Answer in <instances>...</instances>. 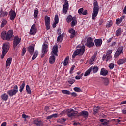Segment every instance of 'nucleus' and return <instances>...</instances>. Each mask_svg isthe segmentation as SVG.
<instances>
[{"label": "nucleus", "mask_w": 126, "mask_h": 126, "mask_svg": "<svg viewBox=\"0 0 126 126\" xmlns=\"http://www.w3.org/2000/svg\"><path fill=\"white\" fill-rule=\"evenodd\" d=\"M59 51V47L58 46H54L52 50V56L49 58V63L50 64H54L55 63V61H56V58L55 56H58V51Z\"/></svg>", "instance_id": "3"}, {"label": "nucleus", "mask_w": 126, "mask_h": 126, "mask_svg": "<svg viewBox=\"0 0 126 126\" xmlns=\"http://www.w3.org/2000/svg\"><path fill=\"white\" fill-rule=\"evenodd\" d=\"M107 59V54H104L102 57L103 61H105Z\"/></svg>", "instance_id": "62"}, {"label": "nucleus", "mask_w": 126, "mask_h": 126, "mask_svg": "<svg viewBox=\"0 0 126 126\" xmlns=\"http://www.w3.org/2000/svg\"><path fill=\"white\" fill-rule=\"evenodd\" d=\"M28 51L31 55H33V53L35 52V47L33 46H30L28 48Z\"/></svg>", "instance_id": "24"}, {"label": "nucleus", "mask_w": 126, "mask_h": 126, "mask_svg": "<svg viewBox=\"0 0 126 126\" xmlns=\"http://www.w3.org/2000/svg\"><path fill=\"white\" fill-rule=\"evenodd\" d=\"M89 115V113H88V111H86L85 110L82 111L79 113V116L84 117L85 119H87L88 118Z\"/></svg>", "instance_id": "16"}, {"label": "nucleus", "mask_w": 126, "mask_h": 126, "mask_svg": "<svg viewBox=\"0 0 126 126\" xmlns=\"http://www.w3.org/2000/svg\"><path fill=\"white\" fill-rule=\"evenodd\" d=\"M85 45L88 48H92V47L94 46L93 38L91 37H88L87 39V42L86 43Z\"/></svg>", "instance_id": "10"}, {"label": "nucleus", "mask_w": 126, "mask_h": 126, "mask_svg": "<svg viewBox=\"0 0 126 126\" xmlns=\"http://www.w3.org/2000/svg\"><path fill=\"white\" fill-rule=\"evenodd\" d=\"M22 84L20 86L19 91L20 92H22L23 90L24 89V87H25V81H23L22 82Z\"/></svg>", "instance_id": "31"}, {"label": "nucleus", "mask_w": 126, "mask_h": 126, "mask_svg": "<svg viewBox=\"0 0 126 126\" xmlns=\"http://www.w3.org/2000/svg\"><path fill=\"white\" fill-rule=\"evenodd\" d=\"M70 94L73 97H76V96H77V94L75 92H72L70 93Z\"/></svg>", "instance_id": "58"}, {"label": "nucleus", "mask_w": 126, "mask_h": 126, "mask_svg": "<svg viewBox=\"0 0 126 126\" xmlns=\"http://www.w3.org/2000/svg\"><path fill=\"white\" fill-rule=\"evenodd\" d=\"M113 25V22L112 20H110L109 22L108 21L107 22V24H106V28H109V27H111Z\"/></svg>", "instance_id": "42"}, {"label": "nucleus", "mask_w": 126, "mask_h": 126, "mask_svg": "<svg viewBox=\"0 0 126 126\" xmlns=\"http://www.w3.org/2000/svg\"><path fill=\"white\" fill-rule=\"evenodd\" d=\"M73 70H74V66H72L71 67V68H70V71H69V73L70 74H72V73H73Z\"/></svg>", "instance_id": "56"}, {"label": "nucleus", "mask_w": 126, "mask_h": 126, "mask_svg": "<svg viewBox=\"0 0 126 126\" xmlns=\"http://www.w3.org/2000/svg\"><path fill=\"white\" fill-rule=\"evenodd\" d=\"M84 52H85V46H82L80 49H76L72 55L73 59H74L76 56H78L79 54L80 55H83L84 54Z\"/></svg>", "instance_id": "4"}, {"label": "nucleus", "mask_w": 126, "mask_h": 126, "mask_svg": "<svg viewBox=\"0 0 126 126\" xmlns=\"http://www.w3.org/2000/svg\"><path fill=\"white\" fill-rule=\"evenodd\" d=\"M103 83L104 85H106V86L109 85V83H110L109 79L108 78H105L103 80Z\"/></svg>", "instance_id": "36"}, {"label": "nucleus", "mask_w": 126, "mask_h": 126, "mask_svg": "<svg viewBox=\"0 0 126 126\" xmlns=\"http://www.w3.org/2000/svg\"><path fill=\"white\" fill-rule=\"evenodd\" d=\"M68 32L70 35V39H73L74 37H75V30L73 28H71L68 30Z\"/></svg>", "instance_id": "18"}, {"label": "nucleus", "mask_w": 126, "mask_h": 126, "mask_svg": "<svg viewBox=\"0 0 126 126\" xmlns=\"http://www.w3.org/2000/svg\"><path fill=\"white\" fill-rule=\"evenodd\" d=\"M94 114H97L99 113L100 111V107L99 106H95L93 108Z\"/></svg>", "instance_id": "32"}, {"label": "nucleus", "mask_w": 126, "mask_h": 126, "mask_svg": "<svg viewBox=\"0 0 126 126\" xmlns=\"http://www.w3.org/2000/svg\"><path fill=\"white\" fill-rule=\"evenodd\" d=\"M92 71V67H91L89 68V69L88 70H87L84 74V76H88V75H89V74H90V73L91 72V71Z\"/></svg>", "instance_id": "34"}, {"label": "nucleus", "mask_w": 126, "mask_h": 126, "mask_svg": "<svg viewBox=\"0 0 126 126\" xmlns=\"http://www.w3.org/2000/svg\"><path fill=\"white\" fill-rule=\"evenodd\" d=\"M45 24L46 26V28L47 30H49L51 28V17H48V16H45Z\"/></svg>", "instance_id": "9"}, {"label": "nucleus", "mask_w": 126, "mask_h": 126, "mask_svg": "<svg viewBox=\"0 0 126 126\" xmlns=\"http://www.w3.org/2000/svg\"><path fill=\"white\" fill-rule=\"evenodd\" d=\"M73 19V17H72V16L71 15H69L67 16V18H66V22L68 23H69L70 22H71V21Z\"/></svg>", "instance_id": "38"}, {"label": "nucleus", "mask_w": 126, "mask_h": 126, "mask_svg": "<svg viewBox=\"0 0 126 126\" xmlns=\"http://www.w3.org/2000/svg\"><path fill=\"white\" fill-rule=\"evenodd\" d=\"M1 98L2 101H7L8 100V95L6 93H4L1 95Z\"/></svg>", "instance_id": "27"}, {"label": "nucleus", "mask_w": 126, "mask_h": 126, "mask_svg": "<svg viewBox=\"0 0 126 126\" xmlns=\"http://www.w3.org/2000/svg\"><path fill=\"white\" fill-rule=\"evenodd\" d=\"M92 67V70L93 71V73H97L99 70V67L97 66H94V67Z\"/></svg>", "instance_id": "30"}, {"label": "nucleus", "mask_w": 126, "mask_h": 126, "mask_svg": "<svg viewBox=\"0 0 126 126\" xmlns=\"http://www.w3.org/2000/svg\"><path fill=\"white\" fill-rule=\"evenodd\" d=\"M115 67V64L113 63H110L109 65V68L110 69H113Z\"/></svg>", "instance_id": "49"}, {"label": "nucleus", "mask_w": 126, "mask_h": 126, "mask_svg": "<svg viewBox=\"0 0 126 126\" xmlns=\"http://www.w3.org/2000/svg\"><path fill=\"white\" fill-rule=\"evenodd\" d=\"M123 31H122V29L121 28H119L115 32L116 36H119L122 35V32Z\"/></svg>", "instance_id": "28"}, {"label": "nucleus", "mask_w": 126, "mask_h": 126, "mask_svg": "<svg viewBox=\"0 0 126 126\" xmlns=\"http://www.w3.org/2000/svg\"><path fill=\"white\" fill-rule=\"evenodd\" d=\"M6 122H3L1 125V126H6Z\"/></svg>", "instance_id": "64"}, {"label": "nucleus", "mask_w": 126, "mask_h": 126, "mask_svg": "<svg viewBox=\"0 0 126 126\" xmlns=\"http://www.w3.org/2000/svg\"><path fill=\"white\" fill-rule=\"evenodd\" d=\"M122 21H122V20L121 19L117 18L116 19V24H117V25L120 24L122 22Z\"/></svg>", "instance_id": "54"}, {"label": "nucleus", "mask_w": 126, "mask_h": 126, "mask_svg": "<svg viewBox=\"0 0 126 126\" xmlns=\"http://www.w3.org/2000/svg\"><path fill=\"white\" fill-rule=\"evenodd\" d=\"M72 21L71 23V26L72 27H73L74 26H75L76 24H77V20H76V17H74L73 19L72 20Z\"/></svg>", "instance_id": "29"}, {"label": "nucleus", "mask_w": 126, "mask_h": 126, "mask_svg": "<svg viewBox=\"0 0 126 126\" xmlns=\"http://www.w3.org/2000/svg\"><path fill=\"white\" fill-rule=\"evenodd\" d=\"M54 20L55 21L52 24V26L53 28H56L57 24L59 23V16L58 15L55 16Z\"/></svg>", "instance_id": "19"}, {"label": "nucleus", "mask_w": 126, "mask_h": 126, "mask_svg": "<svg viewBox=\"0 0 126 126\" xmlns=\"http://www.w3.org/2000/svg\"><path fill=\"white\" fill-rule=\"evenodd\" d=\"M26 53V48L23 47L22 50V54H21L22 57H23L24 55H25Z\"/></svg>", "instance_id": "46"}, {"label": "nucleus", "mask_w": 126, "mask_h": 126, "mask_svg": "<svg viewBox=\"0 0 126 126\" xmlns=\"http://www.w3.org/2000/svg\"><path fill=\"white\" fill-rule=\"evenodd\" d=\"M11 62H12V58H8L7 59L6 62V67H8V66H10L11 64Z\"/></svg>", "instance_id": "26"}, {"label": "nucleus", "mask_w": 126, "mask_h": 126, "mask_svg": "<svg viewBox=\"0 0 126 126\" xmlns=\"http://www.w3.org/2000/svg\"><path fill=\"white\" fill-rule=\"evenodd\" d=\"M6 55V53H3V52H2V55H1V59H3V58H4V56H5Z\"/></svg>", "instance_id": "61"}, {"label": "nucleus", "mask_w": 126, "mask_h": 126, "mask_svg": "<svg viewBox=\"0 0 126 126\" xmlns=\"http://www.w3.org/2000/svg\"><path fill=\"white\" fill-rule=\"evenodd\" d=\"M57 117H58V114L55 113L47 116L46 119L47 120H51V119H52V118H57Z\"/></svg>", "instance_id": "33"}, {"label": "nucleus", "mask_w": 126, "mask_h": 126, "mask_svg": "<svg viewBox=\"0 0 126 126\" xmlns=\"http://www.w3.org/2000/svg\"><path fill=\"white\" fill-rule=\"evenodd\" d=\"M1 37L4 41H10V39L13 37V30H9L7 32L3 31L1 34Z\"/></svg>", "instance_id": "1"}, {"label": "nucleus", "mask_w": 126, "mask_h": 126, "mask_svg": "<svg viewBox=\"0 0 126 126\" xmlns=\"http://www.w3.org/2000/svg\"><path fill=\"white\" fill-rule=\"evenodd\" d=\"M94 60H92V59H90L89 62V64H91V65H92V64H93V63H94Z\"/></svg>", "instance_id": "57"}, {"label": "nucleus", "mask_w": 126, "mask_h": 126, "mask_svg": "<svg viewBox=\"0 0 126 126\" xmlns=\"http://www.w3.org/2000/svg\"><path fill=\"white\" fill-rule=\"evenodd\" d=\"M10 48V44L9 42H6L3 44L2 46V52L3 53H6L7 54V52L9 51Z\"/></svg>", "instance_id": "11"}, {"label": "nucleus", "mask_w": 126, "mask_h": 126, "mask_svg": "<svg viewBox=\"0 0 126 126\" xmlns=\"http://www.w3.org/2000/svg\"><path fill=\"white\" fill-rule=\"evenodd\" d=\"M103 43L102 39H95L94 40V44H95L96 47H101Z\"/></svg>", "instance_id": "17"}, {"label": "nucleus", "mask_w": 126, "mask_h": 126, "mask_svg": "<svg viewBox=\"0 0 126 126\" xmlns=\"http://www.w3.org/2000/svg\"><path fill=\"white\" fill-rule=\"evenodd\" d=\"M74 91H76V92H81V89L77 87L74 88Z\"/></svg>", "instance_id": "48"}, {"label": "nucleus", "mask_w": 126, "mask_h": 126, "mask_svg": "<svg viewBox=\"0 0 126 126\" xmlns=\"http://www.w3.org/2000/svg\"><path fill=\"white\" fill-rule=\"evenodd\" d=\"M38 14H39V11H38V9H36L34 13V17L35 18H37V17H38Z\"/></svg>", "instance_id": "44"}, {"label": "nucleus", "mask_w": 126, "mask_h": 126, "mask_svg": "<svg viewBox=\"0 0 126 126\" xmlns=\"http://www.w3.org/2000/svg\"><path fill=\"white\" fill-rule=\"evenodd\" d=\"M38 51H35L32 58V60H35V59H36V58H37V56L38 55Z\"/></svg>", "instance_id": "45"}, {"label": "nucleus", "mask_w": 126, "mask_h": 126, "mask_svg": "<svg viewBox=\"0 0 126 126\" xmlns=\"http://www.w3.org/2000/svg\"><path fill=\"white\" fill-rule=\"evenodd\" d=\"M17 92H18V86L15 85L13 87V89L7 91V93L10 97H13V96L16 95Z\"/></svg>", "instance_id": "5"}, {"label": "nucleus", "mask_w": 126, "mask_h": 126, "mask_svg": "<svg viewBox=\"0 0 126 126\" xmlns=\"http://www.w3.org/2000/svg\"><path fill=\"white\" fill-rule=\"evenodd\" d=\"M123 13H124L125 14H126V5L125 6L123 10Z\"/></svg>", "instance_id": "63"}, {"label": "nucleus", "mask_w": 126, "mask_h": 126, "mask_svg": "<svg viewBox=\"0 0 126 126\" xmlns=\"http://www.w3.org/2000/svg\"><path fill=\"white\" fill-rule=\"evenodd\" d=\"M112 59V55H106V62H109Z\"/></svg>", "instance_id": "53"}, {"label": "nucleus", "mask_w": 126, "mask_h": 126, "mask_svg": "<svg viewBox=\"0 0 126 126\" xmlns=\"http://www.w3.org/2000/svg\"><path fill=\"white\" fill-rule=\"evenodd\" d=\"M65 121H66V119H65L64 118H61V119H59V123H61V124H63V123H64V122H65Z\"/></svg>", "instance_id": "50"}, {"label": "nucleus", "mask_w": 126, "mask_h": 126, "mask_svg": "<svg viewBox=\"0 0 126 126\" xmlns=\"http://www.w3.org/2000/svg\"><path fill=\"white\" fill-rule=\"evenodd\" d=\"M93 13L92 14V19L94 20L96 19V17L98 16V13H99V5L98 4V1L97 0H94V2H93Z\"/></svg>", "instance_id": "2"}, {"label": "nucleus", "mask_w": 126, "mask_h": 126, "mask_svg": "<svg viewBox=\"0 0 126 126\" xmlns=\"http://www.w3.org/2000/svg\"><path fill=\"white\" fill-rule=\"evenodd\" d=\"M7 15H8V13L7 12H3V11H2L1 17H4L7 16Z\"/></svg>", "instance_id": "47"}, {"label": "nucleus", "mask_w": 126, "mask_h": 126, "mask_svg": "<svg viewBox=\"0 0 126 126\" xmlns=\"http://www.w3.org/2000/svg\"><path fill=\"white\" fill-rule=\"evenodd\" d=\"M64 33H62L61 35H60L58 37L57 41V42H63V38H64Z\"/></svg>", "instance_id": "25"}, {"label": "nucleus", "mask_w": 126, "mask_h": 126, "mask_svg": "<svg viewBox=\"0 0 126 126\" xmlns=\"http://www.w3.org/2000/svg\"><path fill=\"white\" fill-rule=\"evenodd\" d=\"M68 82L69 83V84H73V83L75 82V80L72 78H71L68 80Z\"/></svg>", "instance_id": "41"}, {"label": "nucleus", "mask_w": 126, "mask_h": 126, "mask_svg": "<svg viewBox=\"0 0 126 126\" xmlns=\"http://www.w3.org/2000/svg\"><path fill=\"white\" fill-rule=\"evenodd\" d=\"M69 8V4L68 3V1L65 0L64 3L63 7L62 12L64 15L67 13V11Z\"/></svg>", "instance_id": "7"}, {"label": "nucleus", "mask_w": 126, "mask_h": 126, "mask_svg": "<svg viewBox=\"0 0 126 126\" xmlns=\"http://www.w3.org/2000/svg\"><path fill=\"white\" fill-rule=\"evenodd\" d=\"M7 23V21L3 19L1 23V26H0L1 28H3V27H4L5 25H6Z\"/></svg>", "instance_id": "35"}, {"label": "nucleus", "mask_w": 126, "mask_h": 126, "mask_svg": "<svg viewBox=\"0 0 126 126\" xmlns=\"http://www.w3.org/2000/svg\"><path fill=\"white\" fill-rule=\"evenodd\" d=\"M125 63H126V58L124 57L123 59H120L117 62V63L119 65H121V64H124Z\"/></svg>", "instance_id": "23"}, {"label": "nucleus", "mask_w": 126, "mask_h": 126, "mask_svg": "<svg viewBox=\"0 0 126 126\" xmlns=\"http://www.w3.org/2000/svg\"><path fill=\"white\" fill-rule=\"evenodd\" d=\"M112 53H113L112 50H107L106 52V56H111Z\"/></svg>", "instance_id": "52"}, {"label": "nucleus", "mask_w": 126, "mask_h": 126, "mask_svg": "<svg viewBox=\"0 0 126 126\" xmlns=\"http://www.w3.org/2000/svg\"><path fill=\"white\" fill-rule=\"evenodd\" d=\"M96 57H97V54H94L91 57V59L93 61H95L96 60Z\"/></svg>", "instance_id": "51"}, {"label": "nucleus", "mask_w": 126, "mask_h": 126, "mask_svg": "<svg viewBox=\"0 0 126 126\" xmlns=\"http://www.w3.org/2000/svg\"><path fill=\"white\" fill-rule=\"evenodd\" d=\"M29 33H30V35H36V33H37V28H36L35 24H34L31 27Z\"/></svg>", "instance_id": "12"}, {"label": "nucleus", "mask_w": 126, "mask_h": 126, "mask_svg": "<svg viewBox=\"0 0 126 126\" xmlns=\"http://www.w3.org/2000/svg\"><path fill=\"white\" fill-rule=\"evenodd\" d=\"M68 60H69V57L67 56L64 60V61L63 63L64 66H66V65L68 64Z\"/></svg>", "instance_id": "37"}, {"label": "nucleus", "mask_w": 126, "mask_h": 126, "mask_svg": "<svg viewBox=\"0 0 126 126\" xmlns=\"http://www.w3.org/2000/svg\"><path fill=\"white\" fill-rule=\"evenodd\" d=\"M100 122H101V126H110L109 125V121L107 120L106 119H101L100 120Z\"/></svg>", "instance_id": "20"}, {"label": "nucleus", "mask_w": 126, "mask_h": 126, "mask_svg": "<svg viewBox=\"0 0 126 126\" xmlns=\"http://www.w3.org/2000/svg\"><path fill=\"white\" fill-rule=\"evenodd\" d=\"M48 44H44L43 45V48L42 50V53H43L41 58H43V57L45 56V54H47L48 52Z\"/></svg>", "instance_id": "13"}, {"label": "nucleus", "mask_w": 126, "mask_h": 126, "mask_svg": "<svg viewBox=\"0 0 126 126\" xmlns=\"http://www.w3.org/2000/svg\"><path fill=\"white\" fill-rule=\"evenodd\" d=\"M62 92L63 94H66L67 95L70 94V91L66 90H62Z\"/></svg>", "instance_id": "40"}, {"label": "nucleus", "mask_w": 126, "mask_h": 126, "mask_svg": "<svg viewBox=\"0 0 126 126\" xmlns=\"http://www.w3.org/2000/svg\"><path fill=\"white\" fill-rule=\"evenodd\" d=\"M21 42V38H19L18 36H15L13 42V47L15 49L17 45Z\"/></svg>", "instance_id": "8"}, {"label": "nucleus", "mask_w": 126, "mask_h": 126, "mask_svg": "<svg viewBox=\"0 0 126 126\" xmlns=\"http://www.w3.org/2000/svg\"><path fill=\"white\" fill-rule=\"evenodd\" d=\"M44 111L46 112V114H50L51 111H50V109L49 108V106H45L44 108Z\"/></svg>", "instance_id": "43"}, {"label": "nucleus", "mask_w": 126, "mask_h": 126, "mask_svg": "<svg viewBox=\"0 0 126 126\" xmlns=\"http://www.w3.org/2000/svg\"><path fill=\"white\" fill-rule=\"evenodd\" d=\"M9 16H10V19L13 21L16 17V13H15V11L11 10L9 12Z\"/></svg>", "instance_id": "14"}, {"label": "nucleus", "mask_w": 126, "mask_h": 126, "mask_svg": "<svg viewBox=\"0 0 126 126\" xmlns=\"http://www.w3.org/2000/svg\"><path fill=\"white\" fill-rule=\"evenodd\" d=\"M83 12V8H81L79 9L78 11V13H79V14H80V15H81Z\"/></svg>", "instance_id": "55"}, {"label": "nucleus", "mask_w": 126, "mask_h": 126, "mask_svg": "<svg viewBox=\"0 0 126 126\" xmlns=\"http://www.w3.org/2000/svg\"><path fill=\"white\" fill-rule=\"evenodd\" d=\"M29 116L28 115H26L25 114H22V118L23 119H27Z\"/></svg>", "instance_id": "60"}, {"label": "nucleus", "mask_w": 126, "mask_h": 126, "mask_svg": "<svg viewBox=\"0 0 126 126\" xmlns=\"http://www.w3.org/2000/svg\"><path fill=\"white\" fill-rule=\"evenodd\" d=\"M34 125L37 126H43V122L42 121L39 119H35L33 121Z\"/></svg>", "instance_id": "21"}, {"label": "nucleus", "mask_w": 126, "mask_h": 126, "mask_svg": "<svg viewBox=\"0 0 126 126\" xmlns=\"http://www.w3.org/2000/svg\"><path fill=\"white\" fill-rule=\"evenodd\" d=\"M66 113L69 118H71V117L77 116V114H78V111H75L72 108H70L66 110Z\"/></svg>", "instance_id": "6"}, {"label": "nucleus", "mask_w": 126, "mask_h": 126, "mask_svg": "<svg viewBox=\"0 0 126 126\" xmlns=\"http://www.w3.org/2000/svg\"><path fill=\"white\" fill-rule=\"evenodd\" d=\"M123 47H120L118 48L117 51L114 54V58H118L121 54H123Z\"/></svg>", "instance_id": "15"}, {"label": "nucleus", "mask_w": 126, "mask_h": 126, "mask_svg": "<svg viewBox=\"0 0 126 126\" xmlns=\"http://www.w3.org/2000/svg\"><path fill=\"white\" fill-rule=\"evenodd\" d=\"M26 90L28 94H31V89L29 85H27L26 86Z\"/></svg>", "instance_id": "39"}, {"label": "nucleus", "mask_w": 126, "mask_h": 126, "mask_svg": "<svg viewBox=\"0 0 126 126\" xmlns=\"http://www.w3.org/2000/svg\"><path fill=\"white\" fill-rule=\"evenodd\" d=\"M103 22H104V19H100L99 21V25H102V24H103Z\"/></svg>", "instance_id": "59"}, {"label": "nucleus", "mask_w": 126, "mask_h": 126, "mask_svg": "<svg viewBox=\"0 0 126 126\" xmlns=\"http://www.w3.org/2000/svg\"><path fill=\"white\" fill-rule=\"evenodd\" d=\"M108 73H109V71L105 68H101L100 74V75H102L103 76H107L108 75Z\"/></svg>", "instance_id": "22"}]
</instances>
